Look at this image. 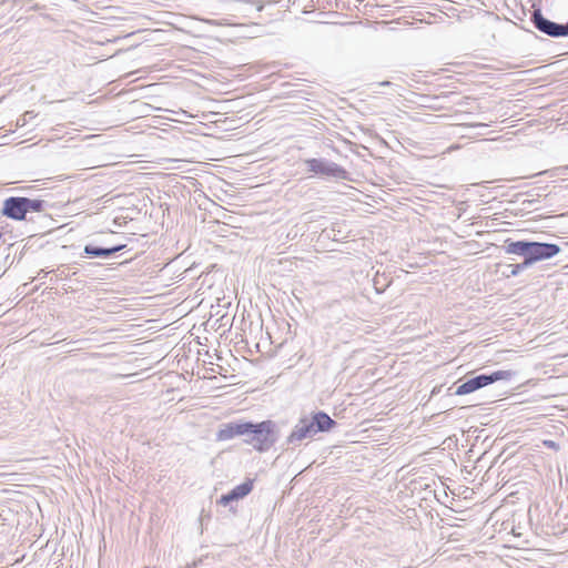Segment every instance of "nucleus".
<instances>
[{
    "instance_id": "f257e3e1",
    "label": "nucleus",
    "mask_w": 568,
    "mask_h": 568,
    "mask_svg": "<svg viewBox=\"0 0 568 568\" xmlns=\"http://www.w3.org/2000/svg\"><path fill=\"white\" fill-rule=\"evenodd\" d=\"M235 437H241L244 445L264 454L278 442L281 429L273 419L253 422L241 418L222 424L215 435L217 442L231 440Z\"/></svg>"
},
{
    "instance_id": "f03ea898",
    "label": "nucleus",
    "mask_w": 568,
    "mask_h": 568,
    "mask_svg": "<svg viewBox=\"0 0 568 568\" xmlns=\"http://www.w3.org/2000/svg\"><path fill=\"white\" fill-rule=\"evenodd\" d=\"M503 250L507 254L521 256L524 261L517 264H507L503 275L507 278L515 277L537 262L549 260L560 252V246L555 243H545L529 240L513 241L507 239Z\"/></svg>"
},
{
    "instance_id": "7ed1b4c3",
    "label": "nucleus",
    "mask_w": 568,
    "mask_h": 568,
    "mask_svg": "<svg viewBox=\"0 0 568 568\" xmlns=\"http://www.w3.org/2000/svg\"><path fill=\"white\" fill-rule=\"evenodd\" d=\"M50 203L42 199H30L27 196H9L1 207V215L12 221H26L28 213H43Z\"/></svg>"
},
{
    "instance_id": "20e7f679",
    "label": "nucleus",
    "mask_w": 568,
    "mask_h": 568,
    "mask_svg": "<svg viewBox=\"0 0 568 568\" xmlns=\"http://www.w3.org/2000/svg\"><path fill=\"white\" fill-rule=\"evenodd\" d=\"M306 172L323 180L349 181V172L342 165L326 158H308L303 160Z\"/></svg>"
},
{
    "instance_id": "39448f33",
    "label": "nucleus",
    "mask_w": 568,
    "mask_h": 568,
    "mask_svg": "<svg viewBox=\"0 0 568 568\" xmlns=\"http://www.w3.org/2000/svg\"><path fill=\"white\" fill-rule=\"evenodd\" d=\"M513 375L511 371H495L483 373L465 381L460 379L455 384L454 394L457 396L468 395L498 381H509Z\"/></svg>"
},
{
    "instance_id": "423d86ee",
    "label": "nucleus",
    "mask_w": 568,
    "mask_h": 568,
    "mask_svg": "<svg viewBox=\"0 0 568 568\" xmlns=\"http://www.w3.org/2000/svg\"><path fill=\"white\" fill-rule=\"evenodd\" d=\"M530 21L541 33L550 38H564V26L549 20L542 14L541 1L535 0L531 4Z\"/></svg>"
},
{
    "instance_id": "0eeeda50",
    "label": "nucleus",
    "mask_w": 568,
    "mask_h": 568,
    "mask_svg": "<svg viewBox=\"0 0 568 568\" xmlns=\"http://www.w3.org/2000/svg\"><path fill=\"white\" fill-rule=\"evenodd\" d=\"M314 428L312 426V423L308 420L307 416H302L297 424L292 429L291 434L286 437L285 444L287 445L288 449L291 446L295 447L301 442L305 439H311L315 436Z\"/></svg>"
},
{
    "instance_id": "6e6552de",
    "label": "nucleus",
    "mask_w": 568,
    "mask_h": 568,
    "mask_svg": "<svg viewBox=\"0 0 568 568\" xmlns=\"http://www.w3.org/2000/svg\"><path fill=\"white\" fill-rule=\"evenodd\" d=\"M126 247V244H115L110 247H103L94 244H85L83 247L82 256L87 258H109L113 256L115 253L123 251Z\"/></svg>"
},
{
    "instance_id": "1a4fd4ad",
    "label": "nucleus",
    "mask_w": 568,
    "mask_h": 568,
    "mask_svg": "<svg viewBox=\"0 0 568 568\" xmlns=\"http://www.w3.org/2000/svg\"><path fill=\"white\" fill-rule=\"evenodd\" d=\"M307 418L312 423L315 434L327 433L337 426V422L323 410L312 412Z\"/></svg>"
},
{
    "instance_id": "9d476101",
    "label": "nucleus",
    "mask_w": 568,
    "mask_h": 568,
    "mask_svg": "<svg viewBox=\"0 0 568 568\" xmlns=\"http://www.w3.org/2000/svg\"><path fill=\"white\" fill-rule=\"evenodd\" d=\"M264 3L260 0H236L233 3V10L245 17H250L253 11L261 12Z\"/></svg>"
},
{
    "instance_id": "9b49d317",
    "label": "nucleus",
    "mask_w": 568,
    "mask_h": 568,
    "mask_svg": "<svg viewBox=\"0 0 568 568\" xmlns=\"http://www.w3.org/2000/svg\"><path fill=\"white\" fill-rule=\"evenodd\" d=\"M254 481L253 479L247 478L240 485L235 486L231 490L236 494V496L242 499L246 497L253 490Z\"/></svg>"
},
{
    "instance_id": "f8f14e48",
    "label": "nucleus",
    "mask_w": 568,
    "mask_h": 568,
    "mask_svg": "<svg viewBox=\"0 0 568 568\" xmlns=\"http://www.w3.org/2000/svg\"><path fill=\"white\" fill-rule=\"evenodd\" d=\"M36 118V113L33 111H27L24 112L18 120H17V126H24L29 120Z\"/></svg>"
},
{
    "instance_id": "ddd939ff",
    "label": "nucleus",
    "mask_w": 568,
    "mask_h": 568,
    "mask_svg": "<svg viewBox=\"0 0 568 568\" xmlns=\"http://www.w3.org/2000/svg\"><path fill=\"white\" fill-rule=\"evenodd\" d=\"M542 445L549 449H554V450H558L559 449V444L555 440H551V439H545L542 442Z\"/></svg>"
},
{
    "instance_id": "4468645a",
    "label": "nucleus",
    "mask_w": 568,
    "mask_h": 568,
    "mask_svg": "<svg viewBox=\"0 0 568 568\" xmlns=\"http://www.w3.org/2000/svg\"><path fill=\"white\" fill-rule=\"evenodd\" d=\"M232 501H231V498L229 497L227 493L226 494H223L220 499L217 500V504L222 505V506H227L230 505Z\"/></svg>"
},
{
    "instance_id": "2eb2a0df",
    "label": "nucleus",
    "mask_w": 568,
    "mask_h": 568,
    "mask_svg": "<svg viewBox=\"0 0 568 568\" xmlns=\"http://www.w3.org/2000/svg\"><path fill=\"white\" fill-rule=\"evenodd\" d=\"M229 497L231 498V501H236V500H240V498L236 496L235 493H233L232 490H230L227 493Z\"/></svg>"
},
{
    "instance_id": "dca6fc26",
    "label": "nucleus",
    "mask_w": 568,
    "mask_h": 568,
    "mask_svg": "<svg viewBox=\"0 0 568 568\" xmlns=\"http://www.w3.org/2000/svg\"><path fill=\"white\" fill-rule=\"evenodd\" d=\"M564 26V38H568V21L566 23H562Z\"/></svg>"
},
{
    "instance_id": "f3484780",
    "label": "nucleus",
    "mask_w": 568,
    "mask_h": 568,
    "mask_svg": "<svg viewBox=\"0 0 568 568\" xmlns=\"http://www.w3.org/2000/svg\"><path fill=\"white\" fill-rule=\"evenodd\" d=\"M324 233L326 234V236H327L328 239H333V234H332V233H334V229H332V230H325V231H324Z\"/></svg>"
},
{
    "instance_id": "a211bd4d",
    "label": "nucleus",
    "mask_w": 568,
    "mask_h": 568,
    "mask_svg": "<svg viewBox=\"0 0 568 568\" xmlns=\"http://www.w3.org/2000/svg\"><path fill=\"white\" fill-rule=\"evenodd\" d=\"M378 85H381V87H386L387 85L388 87V85H392V82L383 81V82H379Z\"/></svg>"
},
{
    "instance_id": "6ab92c4d",
    "label": "nucleus",
    "mask_w": 568,
    "mask_h": 568,
    "mask_svg": "<svg viewBox=\"0 0 568 568\" xmlns=\"http://www.w3.org/2000/svg\"><path fill=\"white\" fill-rule=\"evenodd\" d=\"M113 223H114L115 225H118V226H121V223H120V221H119V217H115V219L113 220Z\"/></svg>"
},
{
    "instance_id": "aec40b11",
    "label": "nucleus",
    "mask_w": 568,
    "mask_h": 568,
    "mask_svg": "<svg viewBox=\"0 0 568 568\" xmlns=\"http://www.w3.org/2000/svg\"><path fill=\"white\" fill-rule=\"evenodd\" d=\"M471 126H487V124H485V123H476V124H471Z\"/></svg>"
},
{
    "instance_id": "412c9836",
    "label": "nucleus",
    "mask_w": 568,
    "mask_h": 568,
    "mask_svg": "<svg viewBox=\"0 0 568 568\" xmlns=\"http://www.w3.org/2000/svg\"><path fill=\"white\" fill-rule=\"evenodd\" d=\"M378 284H382V281L375 280V287H376L377 291H378V287H377Z\"/></svg>"
},
{
    "instance_id": "4be33fe9",
    "label": "nucleus",
    "mask_w": 568,
    "mask_h": 568,
    "mask_svg": "<svg viewBox=\"0 0 568 568\" xmlns=\"http://www.w3.org/2000/svg\"><path fill=\"white\" fill-rule=\"evenodd\" d=\"M378 284H382V281L375 280V287H376L377 291H378V287H377Z\"/></svg>"
},
{
    "instance_id": "5701e85b",
    "label": "nucleus",
    "mask_w": 568,
    "mask_h": 568,
    "mask_svg": "<svg viewBox=\"0 0 568 568\" xmlns=\"http://www.w3.org/2000/svg\"><path fill=\"white\" fill-rule=\"evenodd\" d=\"M336 236H338V233H333V240H336Z\"/></svg>"
},
{
    "instance_id": "b1692460",
    "label": "nucleus",
    "mask_w": 568,
    "mask_h": 568,
    "mask_svg": "<svg viewBox=\"0 0 568 568\" xmlns=\"http://www.w3.org/2000/svg\"><path fill=\"white\" fill-rule=\"evenodd\" d=\"M60 276L68 277V274H65V273H60Z\"/></svg>"
},
{
    "instance_id": "393cba45",
    "label": "nucleus",
    "mask_w": 568,
    "mask_h": 568,
    "mask_svg": "<svg viewBox=\"0 0 568 568\" xmlns=\"http://www.w3.org/2000/svg\"><path fill=\"white\" fill-rule=\"evenodd\" d=\"M60 276L68 277V274H65V273H60Z\"/></svg>"
},
{
    "instance_id": "a878e982",
    "label": "nucleus",
    "mask_w": 568,
    "mask_h": 568,
    "mask_svg": "<svg viewBox=\"0 0 568 568\" xmlns=\"http://www.w3.org/2000/svg\"><path fill=\"white\" fill-rule=\"evenodd\" d=\"M60 276L68 277V274H65V273H60Z\"/></svg>"
},
{
    "instance_id": "bb28decb",
    "label": "nucleus",
    "mask_w": 568,
    "mask_h": 568,
    "mask_svg": "<svg viewBox=\"0 0 568 568\" xmlns=\"http://www.w3.org/2000/svg\"><path fill=\"white\" fill-rule=\"evenodd\" d=\"M2 236H3V234H2V232H0V240L2 239Z\"/></svg>"
}]
</instances>
